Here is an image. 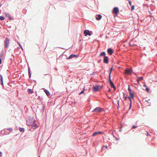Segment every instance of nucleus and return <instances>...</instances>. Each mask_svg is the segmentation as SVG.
I'll list each match as a JSON object with an SVG mask.
<instances>
[{
    "label": "nucleus",
    "instance_id": "nucleus-9",
    "mask_svg": "<svg viewBox=\"0 0 157 157\" xmlns=\"http://www.w3.org/2000/svg\"><path fill=\"white\" fill-rule=\"evenodd\" d=\"M104 62L106 63H109V59L107 56H105L104 59Z\"/></svg>",
    "mask_w": 157,
    "mask_h": 157
},
{
    "label": "nucleus",
    "instance_id": "nucleus-19",
    "mask_svg": "<svg viewBox=\"0 0 157 157\" xmlns=\"http://www.w3.org/2000/svg\"><path fill=\"white\" fill-rule=\"evenodd\" d=\"M129 93V97H131V98H134L133 94V93H132V92H130V93Z\"/></svg>",
    "mask_w": 157,
    "mask_h": 157
},
{
    "label": "nucleus",
    "instance_id": "nucleus-2",
    "mask_svg": "<svg viewBox=\"0 0 157 157\" xmlns=\"http://www.w3.org/2000/svg\"><path fill=\"white\" fill-rule=\"evenodd\" d=\"M100 87L101 86L99 85L94 86L92 88L93 91L94 92L98 91L99 90V89Z\"/></svg>",
    "mask_w": 157,
    "mask_h": 157
},
{
    "label": "nucleus",
    "instance_id": "nucleus-8",
    "mask_svg": "<svg viewBox=\"0 0 157 157\" xmlns=\"http://www.w3.org/2000/svg\"><path fill=\"white\" fill-rule=\"evenodd\" d=\"M84 33L85 34V36H86L87 35L89 36L91 35L90 32L89 30H85L84 31Z\"/></svg>",
    "mask_w": 157,
    "mask_h": 157
},
{
    "label": "nucleus",
    "instance_id": "nucleus-48",
    "mask_svg": "<svg viewBox=\"0 0 157 157\" xmlns=\"http://www.w3.org/2000/svg\"><path fill=\"white\" fill-rule=\"evenodd\" d=\"M146 1H148L149 0H146Z\"/></svg>",
    "mask_w": 157,
    "mask_h": 157
},
{
    "label": "nucleus",
    "instance_id": "nucleus-30",
    "mask_svg": "<svg viewBox=\"0 0 157 157\" xmlns=\"http://www.w3.org/2000/svg\"><path fill=\"white\" fill-rule=\"evenodd\" d=\"M134 9V5H133L131 7V10H133Z\"/></svg>",
    "mask_w": 157,
    "mask_h": 157
},
{
    "label": "nucleus",
    "instance_id": "nucleus-31",
    "mask_svg": "<svg viewBox=\"0 0 157 157\" xmlns=\"http://www.w3.org/2000/svg\"><path fill=\"white\" fill-rule=\"evenodd\" d=\"M1 78L0 79L2 82V85H3V82H2V78L1 76Z\"/></svg>",
    "mask_w": 157,
    "mask_h": 157
},
{
    "label": "nucleus",
    "instance_id": "nucleus-26",
    "mask_svg": "<svg viewBox=\"0 0 157 157\" xmlns=\"http://www.w3.org/2000/svg\"><path fill=\"white\" fill-rule=\"evenodd\" d=\"M28 72H29V78H30V76H31V73H30V71L29 68V69H28Z\"/></svg>",
    "mask_w": 157,
    "mask_h": 157
},
{
    "label": "nucleus",
    "instance_id": "nucleus-42",
    "mask_svg": "<svg viewBox=\"0 0 157 157\" xmlns=\"http://www.w3.org/2000/svg\"><path fill=\"white\" fill-rule=\"evenodd\" d=\"M19 45L20 46H21V44L20 43H19Z\"/></svg>",
    "mask_w": 157,
    "mask_h": 157
},
{
    "label": "nucleus",
    "instance_id": "nucleus-45",
    "mask_svg": "<svg viewBox=\"0 0 157 157\" xmlns=\"http://www.w3.org/2000/svg\"><path fill=\"white\" fill-rule=\"evenodd\" d=\"M138 82V84H139V82Z\"/></svg>",
    "mask_w": 157,
    "mask_h": 157
},
{
    "label": "nucleus",
    "instance_id": "nucleus-16",
    "mask_svg": "<svg viewBox=\"0 0 157 157\" xmlns=\"http://www.w3.org/2000/svg\"><path fill=\"white\" fill-rule=\"evenodd\" d=\"M76 57V56L75 55L72 54L68 57V59H71L73 57Z\"/></svg>",
    "mask_w": 157,
    "mask_h": 157
},
{
    "label": "nucleus",
    "instance_id": "nucleus-1",
    "mask_svg": "<svg viewBox=\"0 0 157 157\" xmlns=\"http://www.w3.org/2000/svg\"><path fill=\"white\" fill-rule=\"evenodd\" d=\"M34 119L32 117H29L27 122V124L29 126H31L33 128L35 129L37 127V125Z\"/></svg>",
    "mask_w": 157,
    "mask_h": 157
},
{
    "label": "nucleus",
    "instance_id": "nucleus-23",
    "mask_svg": "<svg viewBox=\"0 0 157 157\" xmlns=\"http://www.w3.org/2000/svg\"><path fill=\"white\" fill-rule=\"evenodd\" d=\"M7 130L9 131L10 132H11L12 131L13 129L12 128H9L7 129Z\"/></svg>",
    "mask_w": 157,
    "mask_h": 157
},
{
    "label": "nucleus",
    "instance_id": "nucleus-49",
    "mask_svg": "<svg viewBox=\"0 0 157 157\" xmlns=\"http://www.w3.org/2000/svg\"><path fill=\"white\" fill-rule=\"evenodd\" d=\"M39 157H40V156H39Z\"/></svg>",
    "mask_w": 157,
    "mask_h": 157
},
{
    "label": "nucleus",
    "instance_id": "nucleus-14",
    "mask_svg": "<svg viewBox=\"0 0 157 157\" xmlns=\"http://www.w3.org/2000/svg\"><path fill=\"white\" fill-rule=\"evenodd\" d=\"M136 77L138 78V79H137V82H139L140 81H141L143 79V78L142 77H138L137 76Z\"/></svg>",
    "mask_w": 157,
    "mask_h": 157
},
{
    "label": "nucleus",
    "instance_id": "nucleus-22",
    "mask_svg": "<svg viewBox=\"0 0 157 157\" xmlns=\"http://www.w3.org/2000/svg\"><path fill=\"white\" fill-rule=\"evenodd\" d=\"M4 55V52L3 51H2L1 53L0 54V57H2V56H3Z\"/></svg>",
    "mask_w": 157,
    "mask_h": 157
},
{
    "label": "nucleus",
    "instance_id": "nucleus-10",
    "mask_svg": "<svg viewBox=\"0 0 157 157\" xmlns=\"http://www.w3.org/2000/svg\"><path fill=\"white\" fill-rule=\"evenodd\" d=\"M103 133L102 132H101V131L97 132H95L94 133L93 135V136H95L98 135V134H102Z\"/></svg>",
    "mask_w": 157,
    "mask_h": 157
},
{
    "label": "nucleus",
    "instance_id": "nucleus-47",
    "mask_svg": "<svg viewBox=\"0 0 157 157\" xmlns=\"http://www.w3.org/2000/svg\"><path fill=\"white\" fill-rule=\"evenodd\" d=\"M109 91H110V90H109Z\"/></svg>",
    "mask_w": 157,
    "mask_h": 157
},
{
    "label": "nucleus",
    "instance_id": "nucleus-5",
    "mask_svg": "<svg viewBox=\"0 0 157 157\" xmlns=\"http://www.w3.org/2000/svg\"><path fill=\"white\" fill-rule=\"evenodd\" d=\"M9 41L10 40L7 38H6L4 42L5 48H6L8 46L9 44Z\"/></svg>",
    "mask_w": 157,
    "mask_h": 157
},
{
    "label": "nucleus",
    "instance_id": "nucleus-36",
    "mask_svg": "<svg viewBox=\"0 0 157 157\" xmlns=\"http://www.w3.org/2000/svg\"><path fill=\"white\" fill-rule=\"evenodd\" d=\"M103 147H105V148H106V149H107V147H107V146H103Z\"/></svg>",
    "mask_w": 157,
    "mask_h": 157
},
{
    "label": "nucleus",
    "instance_id": "nucleus-17",
    "mask_svg": "<svg viewBox=\"0 0 157 157\" xmlns=\"http://www.w3.org/2000/svg\"><path fill=\"white\" fill-rule=\"evenodd\" d=\"M105 52H101V54L99 55V57H100V56H104V57H105Z\"/></svg>",
    "mask_w": 157,
    "mask_h": 157
},
{
    "label": "nucleus",
    "instance_id": "nucleus-46",
    "mask_svg": "<svg viewBox=\"0 0 157 157\" xmlns=\"http://www.w3.org/2000/svg\"><path fill=\"white\" fill-rule=\"evenodd\" d=\"M1 6V5L0 4V7Z\"/></svg>",
    "mask_w": 157,
    "mask_h": 157
},
{
    "label": "nucleus",
    "instance_id": "nucleus-40",
    "mask_svg": "<svg viewBox=\"0 0 157 157\" xmlns=\"http://www.w3.org/2000/svg\"><path fill=\"white\" fill-rule=\"evenodd\" d=\"M20 47L21 48V49L23 50V48L22 47V46H20Z\"/></svg>",
    "mask_w": 157,
    "mask_h": 157
},
{
    "label": "nucleus",
    "instance_id": "nucleus-34",
    "mask_svg": "<svg viewBox=\"0 0 157 157\" xmlns=\"http://www.w3.org/2000/svg\"><path fill=\"white\" fill-rule=\"evenodd\" d=\"M128 2H129V5H131V4H132V2L131 1H130V0H129L128 1Z\"/></svg>",
    "mask_w": 157,
    "mask_h": 157
},
{
    "label": "nucleus",
    "instance_id": "nucleus-20",
    "mask_svg": "<svg viewBox=\"0 0 157 157\" xmlns=\"http://www.w3.org/2000/svg\"><path fill=\"white\" fill-rule=\"evenodd\" d=\"M27 91L28 93H31L32 94L33 93V91L31 89H29L27 90Z\"/></svg>",
    "mask_w": 157,
    "mask_h": 157
},
{
    "label": "nucleus",
    "instance_id": "nucleus-37",
    "mask_svg": "<svg viewBox=\"0 0 157 157\" xmlns=\"http://www.w3.org/2000/svg\"><path fill=\"white\" fill-rule=\"evenodd\" d=\"M119 100H118L117 102L118 105L119 106Z\"/></svg>",
    "mask_w": 157,
    "mask_h": 157
},
{
    "label": "nucleus",
    "instance_id": "nucleus-38",
    "mask_svg": "<svg viewBox=\"0 0 157 157\" xmlns=\"http://www.w3.org/2000/svg\"><path fill=\"white\" fill-rule=\"evenodd\" d=\"M1 63H2L1 60V59H0V64H1Z\"/></svg>",
    "mask_w": 157,
    "mask_h": 157
},
{
    "label": "nucleus",
    "instance_id": "nucleus-41",
    "mask_svg": "<svg viewBox=\"0 0 157 157\" xmlns=\"http://www.w3.org/2000/svg\"><path fill=\"white\" fill-rule=\"evenodd\" d=\"M144 86H145V87H147V86H146V85H144Z\"/></svg>",
    "mask_w": 157,
    "mask_h": 157
},
{
    "label": "nucleus",
    "instance_id": "nucleus-12",
    "mask_svg": "<svg viewBox=\"0 0 157 157\" xmlns=\"http://www.w3.org/2000/svg\"><path fill=\"white\" fill-rule=\"evenodd\" d=\"M101 16L100 14L96 15V19L97 20H99L101 19Z\"/></svg>",
    "mask_w": 157,
    "mask_h": 157
},
{
    "label": "nucleus",
    "instance_id": "nucleus-7",
    "mask_svg": "<svg viewBox=\"0 0 157 157\" xmlns=\"http://www.w3.org/2000/svg\"><path fill=\"white\" fill-rule=\"evenodd\" d=\"M132 72V71L131 69H127L125 70V73L126 74L129 75Z\"/></svg>",
    "mask_w": 157,
    "mask_h": 157
},
{
    "label": "nucleus",
    "instance_id": "nucleus-35",
    "mask_svg": "<svg viewBox=\"0 0 157 157\" xmlns=\"http://www.w3.org/2000/svg\"><path fill=\"white\" fill-rule=\"evenodd\" d=\"M136 128V126H135V125H134L132 127V128L134 129V128Z\"/></svg>",
    "mask_w": 157,
    "mask_h": 157
},
{
    "label": "nucleus",
    "instance_id": "nucleus-6",
    "mask_svg": "<svg viewBox=\"0 0 157 157\" xmlns=\"http://www.w3.org/2000/svg\"><path fill=\"white\" fill-rule=\"evenodd\" d=\"M119 9L117 7H115L113 8V13H114L116 14L117 15L119 13Z\"/></svg>",
    "mask_w": 157,
    "mask_h": 157
},
{
    "label": "nucleus",
    "instance_id": "nucleus-18",
    "mask_svg": "<svg viewBox=\"0 0 157 157\" xmlns=\"http://www.w3.org/2000/svg\"><path fill=\"white\" fill-rule=\"evenodd\" d=\"M128 98L129 99V100H130V108H129V109H130L131 108V105H132V100H131V98H132L130 97L129 96L128 97Z\"/></svg>",
    "mask_w": 157,
    "mask_h": 157
},
{
    "label": "nucleus",
    "instance_id": "nucleus-15",
    "mask_svg": "<svg viewBox=\"0 0 157 157\" xmlns=\"http://www.w3.org/2000/svg\"><path fill=\"white\" fill-rule=\"evenodd\" d=\"M5 15L8 17L11 20L12 19L10 17V15L8 13H5Z\"/></svg>",
    "mask_w": 157,
    "mask_h": 157
},
{
    "label": "nucleus",
    "instance_id": "nucleus-32",
    "mask_svg": "<svg viewBox=\"0 0 157 157\" xmlns=\"http://www.w3.org/2000/svg\"><path fill=\"white\" fill-rule=\"evenodd\" d=\"M149 89L147 87L146 88V90L147 92H149Z\"/></svg>",
    "mask_w": 157,
    "mask_h": 157
},
{
    "label": "nucleus",
    "instance_id": "nucleus-21",
    "mask_svg": "<svg viewBox=\"0 0 157 157\" xmlns=\"http://www.w3.org/2000/svg\"><path fill=\"white\" fill-rule=\"evenodd\" d=\"M112 70H113V67H112L111 68V69H110V71L109 72V77H110V78L111 77V73Z\"/></svg>",
    "mask_w": 157,
    "mask_h": 157
},
{
    "label": "nucleus",
    "instance_id": "nucleus-27",
    "mask_svg": "<svg viewBox=\"0 0 157 157\" xmlns=\"http://www.w3.org/2000/svg\"><path fill=\"white\" fill-rule=\"evenodd\" d=\"M84 90H85V89H84V88L81 91V92L79 93V94H81L82 93H83L84 91Z\"/></svg>",
    "mask_w": 157,
    "mask_h": 157
},
{
    "label": "nucleus",
    "instance_id": "nucleus-3",
    "mask_svg": "<svg viewBox=\"0 0 157 157\" xmlns=\"http://www.w3.org/2000/svg\"><path fill=\"white\" fill-rule=\"evenodd\" d=\"M108 82L110 84V85L111 86V87H112L113 88L114 90H116V87L115 86H114V84L112 81V80H111V78L110 77H109V80H108Z\"/></svg>",
    "mask_w": 157,
    "mask_h": 157
},
{
    "label": "nucleus",
    "instance_id": "nucleus-29",
    "mask_svg": "<svg viewBox=\"0 0 157 157\" xmlns=\"http://www.w3.org/2000/svg\"><path fill=\"white\" fill-rule=\"evenodd\" d=\"M123 97L125 98V99L126 100L127 98L125 97V94L124 92H123Z\"/></svg>",
    "mask_w": 157,
    "mask_h": 157
},
{
    "label": "nucleus",
    "instance_id": "nucleus-24",
    "mask_svg": "<svg viewBox=\"0 0 157 157\" xmlns=\"http://www.w3.org/2000/svg\"><path fill=\"white\" fill-rule=\"evenodd\" d=\"M5 19V17L3 16H0V20H3Z\"/></svg>",
    "mask_w": 157,
    "mask_h": 157
},
{
    "label": "nucleus",
    "instance_id": "nucleus-13",
    "mask_svg": "<svg viewBox=\"0 0 157 157\" xmlns=\"http://www.w3.org/2000/svg\"><path fill=\"white\" fill-rule=\"evenodd\" d=\"M44 92H45L46 95L48 96L50 95V93L47 90H46V89L45 90H44Z\"/></svg>",
    "mask_w": 157,
    "mask_h": 157
},
{
    "label": "nucleus",
    "instance_id": "nucleus-11",
    "mask_svg": "<svg viewBox=\"0 0 157 157\" xmlns=\"http://www.w3.org/2000/svg\"><path fill=\"white\" fill-rule=\"evenodd\" d=\"M107 52L110 55H112L113 53V50L111 48H109L107 50Z\"/></svg>",
    "mask_w": 157,
    "mask_h": 157
},
{
    "label": "nucleus",
    "instance_id": "nucleus-44",
    "mask_svg": "<svg viewBox=\"0 0 157 157\" xmlns=\"http://www.w3.org/2000/svg\"><path fill=\"white\" fill-rule=\"evenodd\" d=\"M134 74H135V75H136V73H134Z\"/></svg>",
    "mask_w": 157,
    "mask_h": 157
},
{
    "label": "nucleus",
    "instance_id": "nucleus-33",
    "mask_svg": "<svg viewBox=\"0 0 157 157\" xmlns=\"http://www.w3.org/2000/svg\"><path fill=\"white\" fill-rule=\"evenodd\" d=\"M131 42H132V41H131L130 42V43H129V45L130 46H133L134 45L133 44H132Z\"/></svg>",
    "mask_w": 157,
    "mask_h": 157
},
{
    "label": "nucleus",
    "instance_id": "nucleus-28",
    "mask_svg": "<svg viewBox=\"0 0 157 157\" xmlns=\"http://www.w3.org/2000/svg\"><path fill=\"white\" fill-rule=\"evenodd\" d=\"M128 90L129 91V93H130L131 92V89L130 88V86L128 85Z\"/></svg>",
    "mask_w": 157,
    "mask_h": 157
},
{
    "label": "nucleus",
    "instance_id": "nucleus-4",
    "mask_svg": "<svg viewBox=\"0 0 157 157\" xmlns=\"http://www.w3.org/2000/svg\"><path fill=\"white\" fill-rule=\"evenodd\" d=\"M102 110L103 109L100 107H97L93 111V112L100 113L101 112Z\"/></svg>",
    "mask_w": 157,
    "mask_h": 157
},
{
    "label": "nucleus",
    "instance_id": "nucleus-43",
    "mask_svg": "<svg viewBox=\"0 0 157 157\" xmlns=\"http://www.w3.org/2000/svg\"><path fill=\"white\" fill-rule=\"evenodd\" d=\"M1 152H0V156L1 155Z\"/></svg>",
    "mask_w": 157,
    "mask_h": 157
},
{
    "label": "nucleus",
    "instance_id": "nucleus-39",
    "mask_svg": "<svg viewBox=\"0 0 157 157\" xmlns=\"http://www.w3.org/2000/svg\"><path fill=\"white\" fill-rule=\"evenodd\" d=\"M20 47L21 48V49L23 50V48L22 47V46H20Z\"/></svg>",
    "mask_w": 157,
    "mask_h": 157
},
{
    "label": "nucleus",
    "instance_id": "nucleus-25",
    "mask_svg": "<svg viewBox=\"0 0 157 157\" xmlns=\"http://www.w3.org/2000/svg\"><path fill=\"white\" fill-rule=\"evenodd\" d=\"M24 129L23 128H19V131H20V132H23L24 131Z\"/></svg>",
    "mask_w": 157,
    "mask_h": 157
}]
</instances>
